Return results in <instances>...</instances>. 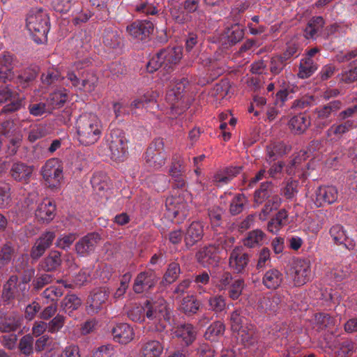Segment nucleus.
I'll return each mask as SVG.
<instances>
[{
  "mask_svg": "<svg viewBox=\"0 0 357 357\" xmlns=\"http://www.w3.org/2000/svg\"><path fill=\"white\" fill-rule=\"evenodd\" d=\"M291 149V145L283 141L271 142L266 146V160L269 162H273L278 158L288 153Z\"/></svg>",
  "mask_w": 357,
  "mask_h": 357,
  "instance_id": "b1692460",
  "label": "nucleus"
},
{
  "mask_svg": "<svg viewBox=\"0 0 357 357\" xmlns=\"http://www.w3.org/2000/svg\"><path fill=\"white\" fill-rule=\"evenodd\" d=\"M225 325L222 322L218 321L213 323L206 330L205 336L207 339L213 340L214 337L223 335Z\"/></svg>",
  "mask_w": 357,
  "mask_h": 357,
  "instance_id": "13d9d810",
  "label": "nucleus"
},
{
  "mask_svg": "<svg viewBox=\"0 0 357 357\" xmlns=\"http://www.w3.org/2000/svg\"><path fill=\"white\" fill-rule=\"evenodd\" d=\"M354 351V344L350 340H344L339 344L335 357H350Z\"/></svg>",
  "mask_w": 357,
  "mask_h": 357,
  "instance_id": "bf43d9fd",
  "label": "nucleus"
},
{
  "mask_svg": "<svg viewBox=\"0 0 357 357\" xmlns=\"http://www.w3.org/2000/svg\"><path fill=\"white\" fill-rule=\"evenodd\" d=\"M63 165L57 158L47 160L41 168V175L50 188H58L63 178Z\"/></svg>",
  "mask_w": 357,
  "mask_h": 357,
  "instance_id": "423d86ee",
  "label": "nucleus"
},
{
  "mask_svg": "<svg viewBox=\"0 0 357 357\" xmlns=\"http://www.w3.org/2000/svg\"><path fill=\"white\" fill-rule=\"evenodd\" d=\"M61 254L57 250H51L49 254L43 259L38 264V271L52 272L57 270L61 265Z\"/></svg>",
  "mask_w": 357,
  "mask_h": 357,
  "instance_id": "393cba45",
  "label": "nucleus"
},
{
  "mask_svg": "<svg viewBox=\"0 0 357 357\" xmlns=\"http://www.w3.org/2000/svg\"><path fill=\"white\" fill-rule=\"evenodd\" d=\"M128 34L139 40L148 37L153 31V24L148 20H137L127 26Z\"/></svg>",
  "mask_w": 357,
  "mask_h": 357,
  "instance_id": "a211bd4d",
  "label": "nucleus"
},
{
  "mask_svg": "<svg viewBox=\"0 0 357 357\" xmlns=\"http://www.w3.org/2000/svg\"><path fill=\"white\" fill-rule=\"evenodd\" d=\"M67 93L65 89L55 91L50 95L47 103L50 111L62 107L67 100Z\"/></svg>",
  "mask_w": 357,
  "mask_h": 357,
  "instance_id": "ea45409f",
  "label": "nucleus"
},
{
  "mask_svg": "<svg viewBox=\"0 0 357 357\" xmlns=\"http://www.w3.org/2000/svg\"><path fill=\"white\" fill-rule=\"evenodd\" d=\"M230 324L233 331L238 332L246 326V319L242 315V310L236 309L230 315Z\"/></svg>",
  "mask_w": 357,
  "mask_h": 357,
  "instance_id": "c03bdc74",
  "label": "nucleus"
},
{
  "mask_svg": "<svg viewBox=\"0 0 357 357\" xmlns=\"http://www.w3.org/2000/svg\"><path fill=\"white\" fill-rule=\"evenodd\" d=\"M126 139L120 130H112L107 137L106 143L110 151L112 160L121 162L124 160L127 153Z\"/></svg>",
  "mask_w": 357,
  "mask_h": 357,
  "instance_id": "0eeeda50",
  "label": "nucleus"
},
{
  "mask_svg": "<svg viewBox=\"0 0 357 357\" xmlns=\"http://www.w3.org/2000/svg\"><path fill=\"white\" fill-rule=\"evenodd\" d=\"M99 239V235L94 233L84 236L75 244L77 254L80 256L88 255L95 250Z\"/></svg>",
  "mask_w": 357,
  "mask_h": 357,
  "instance_id": "5701e85b",
  "label": "nucleus"
},
{
  "mask_svg": "<svg viewBox=\"0 0 357 357\" xmlns=\"http://www.w3.org/2000/svg\"><path fill=\"white\" fill-rule=\"evenodd\" d=\"M246 197L241 194L236 195L230 204V212L232 215H237L243 210L245 204L246 203Z\"/></svg>",
  "mask_w": 357,
  "mask_h": 357,
  "instance_id": "5fc2aeb1",
  "label": "nucleus"
},
{
  "mask_svg": "<svg viewBox=\"0 0 357 357\" xmlns=\"http://www.w3.org/2000/svg\"><path fill=\"white\" fill-rule=\"evenodd\" d=\"M174 335L181 338L186 344H190L195 339L196 331L191 324H183L174 329Z\"/></svg>",
  "mask_w": 357,
  "mask_h": 357,
  "instance_id": "f704fd0d",
  "label": "nucleus"
},
{
  "mask_svg": "<svg viewBox=\"0 0 357 357\" xmlns=\"http://www.w3.org/2000/svg\"><path fill=\"white\" fill-rule=\"evenodd\" d=\"M143 312L147 319L149 331L161 332L165 328V322L169 316L167 304L163 298L146 301L143 307Z\"/></svg>",
  "mask_w": 357,
  "mask_h": 357,
  "instance_id": "f03ea898",
  "label": "nucleus"
},
{
  "mask_svg": "<svg viewBox=\"0 0 357 357\" xmlns=\"http://www.w3.org/2000/svg\"><path fill=\"white\" fill-rule=\"evenodd\" d=\"M271 263V251L267 248H262L258 254V259L256 265L257 270L264 269Z\"/></svg>",
  "mask_w": 357,
  "mask_h": 357,
  "instance_id": "69168bd1",
  "label": "nucleus"
},
{
  "mask_svg": "<svg viewBox=\"0 0 357 357\" xmlns=\"http://www.w3.org/2000/svg\"><path fill=\"white\" fill-rule=\"evenodd\" d=\"M199 306V302L193 296H188L182 300L181 310L186 314H192L198 311Z\"/></svg>",
  "mask_w": 357,
  "mask_h": 357,
  "instance_id": "a18cd8bd",
  "label": "nucleus"
},
{
  "mask_svg": "<svg viewBox=\"0 0 357 357\" xmlns=\"http://www.w3.org/2000/svg\"><path fill=\"white\" fill-rule=\"evenodd\" d=\"M167 153L165 143L162 138L155 139L149 146L145 153L146 164L155 169H159L165 164Z\"/></svg>",
  "mask_w": 357,
  "mask_h": 357,
  "instance_id": "1a4fd4ad",
  "label": "nucleus"
},
{
  "mask_svg": "<svg viewBox=\"0 0 357 357\" xmlns=\"http://www.w3.org/2000/svg\"><path fill=\"white\" fill-rule=\"evenodd\" d=\"M56 207L49 199H45L38 206L36 211V218L43 222H50L54 217Z\"/></svg>",
  "mask_w": 357,
  "mask_h": 357,
  "instance_id": "c85d7f7f",
  "label": "nucleus"
},
{
  "mask_svg": "<svg viewBox=\"0 0 357 357\" xmlns=\"http://www.w3.org/2000/svg\"><path fill=\"white\" fill-rule=\"evenodd\" d=\"M188 87V80L183 78L173 83L167 91L165 100L169 107V112L167 113H169L172 118L175 117L177 114H180L187 107V105L184 104L183 98Z\"/></svg>",
  "mask_w": 357,
  "mask_h": 357,
  "instance_id": "39448f33",
  "label": "nucleus"
},
{
  "mask_svg": "<svg viewBox=\"0 0 357 357\" xmlns=\"http://www.w3.org/2000/svg\"><path fill=\"white\" fill-rule=\"evenodd\" d=\"M340 107L341 102L338 100H335L330 102L322 107L317 108L315 112L317 114L316 119L317 126L321 128L326 126L330 122L328 119L332 114L336 112Z\"/></svg>",
  "mask_w": 357,
  "mask_h": 357,
  "instance_id": "aec40b11",
  "label": "nucleus"
},
{
  "mask_svg": "<svg viewBox=\"0 0 357 357\" xmlns=\"http://www.w3.org/2000/svg\"><path fill=\"white\" fill-rule=\"evenodd\" d=\"M53 280V276L50 274L43 273L37 275L32 282L33 287L35 290L39 291L45 285L51 283Z\"/></svg>",
  "mask_w": 357,
  "mask_h": 357,
  "instance_id": "0e129e2a",
  "label": "nucleus"
},
{
  "mask_svg": "<svg viewBox=\"0 0 357 357\" xmlns=\"http://www.w3.org/2000/svg\"><path fill=\"white\" fill-rule=\"evenodd\" d=\"M325 21L321 16L313 17L307 23L304 36L306 38H314L318 31H319L324 26Z\"/></svg>",
  "mask_w": 357,
  "mask_h": 357,
  "instance_id": "4c0bfd02",
  "label": "nucleus"
},
{
  "mask_svg": "<svg viewBox=\"0 0 357 357\" xmlns=\"http://www.w3.org/2000/svg\"><path fill=\"white\" fill-rule=\"evenodd\" d=\"M157 282L158 277L153 271L141 272L135 280L133 291L137 294L148 291L155 285Z\"/></svg>",
  "mask_w": 357,
  "mask_h": 357,
  "instance_id": "2eb2a0df",
  "label": "nucleus"
},
{
  "mask_svg": "<svg viewBox=\"0 0 357 357\" xmlns=\"http://www.w3.org/2000/svg\"><path fill=\"white\" fill-rule=\"evenodd\" d=\"M306 152L301 151L297 153V155L291 161L290 164L287 167V172L288 174H296L298 171H302V175L306 176L307 172L305 171V168L309 169L308 163L303 164L306 159Z\"/></svg>",
  "mask_w": 357,
  "mask_h": 357,
  "instance_id": "473e14b6",
  "label": "nucleus"
},
{
  "mask_svg": "<svg viewBox=\"0 0 357 357\" xmlns=\"http://www.w3.org/2000/svg\"><path fill=\"white\" fill-rule=\"evenodd\" d=\"M287 60L282 55H276L271 58L270 70L274 75L280 74L286 66Z\"/></svg>",
  "mask_w": 357,
  "mask_h": 357,
  "instance_id": "052dcab7",
  "label": "nucleus"
},
{
  "mask_svg": "<svg viewBox=\"0 0 357 357\" xmlns=\"http://www.w3.org/2000/svg\"><path fill=\"white\" fill-rule=\"evenodd\" d=\"M180 274L179 264L173 262L169 265V267L164 275V281L167 284L174 282Z\"/></svg>",
  "mask_w": 357,
  "mask_h": 357,
  "instance_id": "e2e57ef3",
  "label": "nucleus"
},
{
  "mask_svg": "<svg viewBox=\"0 0 357 357\" xmlns=\"http://www.w3.org/2000/svg\"><path fill=\"white\" fill-rule=\"evenodd\" d=\"M163 351V347L157 340H148L141 347L143 357H160Z\"/></svg>",
  "mask_w": 357,
  "mask_h": 357,
  "instance_id": "c9c22d12",
  "label": "nucleus"
},
{
  "mask_svg": "<svg viewBox=\"0 0 357 357\" xmlns=\"http://www.w3.org/2000/svg\"><path fill=\"white\" fill-rule=\"evenodd\" d=\"M219 247L214 245L206 246L197 253V259L204 266H215L219 260Z\"/></svg>",
  "mask_w": 357,
  "mask_h": 357,
  "instance_id": "4be33fe9",
  "label": "nucleus"
},
{
  "mask_svg": "<svg viewBox=\"0 0 357 357\" xmlns=\"http://www.w3.org/2000/svg\"><path fill=\"white\" fill-rule=\"evenodd\" d=\"M77 237V236L75 233L61 234L56 239L55 245L57 248L65 250L70 247Z\"/></svg>",
  "mask_w": 357,
  "mask_h": 357,
  "instance_id": "6e6d98bb",
  "label": "nucleus"
},
{
  "mask_svg": "<svg viewBox=\"0 0 357 357\" xmlns=\"http://www.w3.org/2000/svg\"><path fill=\"white\" fill-rule=\"evenodd\" d=\"M203 225L200 222H192L187 229L185 242L187 246H192L202 239L203 236Z\"/></svg>",
  "mask_w": 357,
  "mask_h": 357,
  "instance_id": "2f4dec72",
  "label": "nucleus"
},
{
  "mask_svg": "<svg viewBox=\"0 0 357 357\" xmlns=\"http://www.w3.org/2000/svg\"><path fill=\"white\" fill-rule=\"evenodd\" d=\"M265 234L260 229H255L248 233L243 240V245L249 248H253L263 244Z\"/></svg>",
  "mask_w": 357,
  "mask_h": 357,
  "instance_id": "e433bc0d",
  "label": "nucleus"
},
{
  "mask_svg": "<svg viewBox=\"0 0 357 357\" xmlns=\"http://www.w3.org/2000/svg\"><path fill=\"white\" fill-rule=\"evenodd\" d=\"M75 3V0H54L52 6L55 11L66 13L70 10Z\"/></svg>",
  "mask_w": 357,
  "mask_h": 357,
  "instance_id": "338daca9",
  "label": "nucleus"
},
{
  "mask_svg": "<svg viewBox=\"0 0 357 357\" xmlns=\"http://www.w3.org/2000/svg\"><path fill=\"white\" fill-rule=\"evenodd\" d=\"M91 183L93 190L100 197L107 198L109 190V179L102 173H96Z\"/></svg>",
  "mask_w": 357,
  "mask_h": 357,
  "instance_id": "cd10ccee",
  "label": "nucleus"
},
{
  "mask_svg": "<svg viewBox=\"0 0 357 357\" xmlns=\"http://www.w3.org/2000/svg\"><path fill=\"white\" fill-rule=\"evenodd\" d=\"M79 75L81 76L80 78H78L77 75L73 72L68 73L67 79L70 82L72 86L86 92L93 91L98 82L96 75L89 71H84L82 75L79 73Z\"/></svg>",
  "mask_w": 357,
  "mask_h": 357,
  "instance_id": "9b49d317",
  "label": "nucleus"
},
{
  "mask_svg": "<svg viewBox=\"0 0 357 357\" xmlns=\"http://www.w3.org/2000/svg\"><path fill=\"white\" fill-rule=\"evenodd\" d=\"M289 127L292 132L302 134L307 130L311 125L310 116L305 113H300L292 116L289 121Z\"/></svg>",
  "mask_w": 357,
  "mask_h": 357,
  "instance_id": "bb28decb",
  "label": "nucleus"
},
{
  "mask_svg": "<svg viewBox=\"0 0 357 357\" xmlns=\"http://www.w3.org/2000/svg\"><path fill=\"white\" fill-rule=\"evenodd\" d=\"M2 297L6 301L13 298L18 301L24 300L29 297V287H25L24 284H20L17 275H11L3 285Z\"/></svg>",
  "mask_w": 357,
  "mask_h": 357,
  "instance_id": "9d476101",
  "label": "nucleus"
},
{
  "mask_svg": "<svg viewBox=\"0 0 357 357\" xmlns=\"http://www.w3.org/2000/svg\"><path fill=\"white\" fill-rule=\"evenodd\" d=\"M13 61V55L10 53L0 54V82H6L14 78Z\"/></svg>",
  "mask_w": 357,
  "mask_h": 357,
  "instance_id": "a878e982",
  "label": "nucleus"
},
{
  "mask_svg": "<svg viewBox=\"0 0 357 357\" xmlns=\"http://www.w3.org/2000/svg\"><path fill=\"white\" fill-rule=\"evenodd\" d=\"M245 287L244 280L242 279H236L229 286L228 296L232 300L238 299L242 294Z\"/></svg>",
  "mask_w": 357,
  "mask_h": 357,
  "instance_id": "8fccbe9b",
  "label": "nucleus"
},
{
  "mask_svg": "<svg viewBox=\"0 0 357 357\" xmlns=\"http://www.w3.org/2000/svg\"><path fill=\"white\" fill-rule=\"evenodd\" d=\"M26 26L36 43H43L47 40L50 30L47 13L40 8H32L26 15Z\"/></svg>",
  "mask_w": 357,
  "mask_h": 357,
  "instance_id": "20e7f679",
  "label": "nucleus"
},
{
  "mask_svg": "<svg viewBox=\"0 0 357 357\" xmlns=\"http://www.w3.org/2000/svg\"><path fill=\"white\" fill-rule=\"evenodd\" d=\"M283 281L282 273L277 268H271L264 275L263 284L269 289H276Z\"/></svg>",
  "mask_w": 357,
  "mask_h": 357,
  "instance_id": "7c9ffc66",
  "label": "nucleus"
},
{
  "mask_svg": "<svg viewBox=\"0 0 357 357\" xmlns=\"http://www.w3.org/2000/svg\"><path fill=\"white\" fill-rule=\"evenodd\" d=\"M81 300L75 294L66 296L62 302V306L66 312H71L81 305Z\"/></svg>",
  "mask_w": 357,
  "mask_h": 357,
  "instance_id": "864d4df0",
  "label": "nucleus"
},
{
  "mask_svg": "<svg viewBox=\"0 0 357 357\" xmlns=\"http://www.w3.org/2000/svg\"><path fill=\"white\" fill-rule=\"evenodd\" d=\"M315 322L320 329L331 328L335 324V319L326 313L317 314Z\"/></svg>",
  "mask_w": 357,
  "mask_h": 357,
  "instance_id": "4d7b16f0",
  "label": "nucleus"
},
{
  "mask_svg": "<svg viewBox=\"0 0 357 357\" xmlns=\"http://www.w3.org/2000/svg\"><path fill=\"white\" fill-rule=\"evenodd\" d=\"M330 235L333 241L338 245H344L349 250L354 249L355 245L350 240L344 227L340 225H335L330 229Z\"/></svg>",
  "mask_w": 357,
  "mask_h": 357,
  "instance_id": "c756f323",
  "label": "nucleus"
},
{
  "mask_svg": "<svg viewBox=\"0 0 357 357\" xmlns=\"http://www.w3.org/2000/svg\"><path fill=\"white\" fill-rule=\"evenodd\" d=\"M242 343L247 347L254 344L257 340L255 330L252 325L246 326L237 332Z\"/></svg>",
  "mask_w": 357,
  "mask_h": 357,
  "instance_id": "a19ab883",
  "label": "nucleus"
},
{
  "mask_svg": "<svg viewBox=\"0 0 357 357\" xmlns=\"http://www.w3.org/2000/svg\"><path fill=\"white\" fill-rule=\"evenodd\" d=\"M109 296V293L105 288L94 290L88 298L89 313H98L105 305Z\"/></svg>",
  "mask_w": 357,
  "mask_h": 357,
  "instance_id": "412c9836",
  "label": "nucleus"
},
{
  "mask_svg": "<svg viewBox=\"0 0 357 357\" xmlns=\"http://www.w3.org/2000/svg\"><path fill=\"white\" fill-rule=\"evenodd\" d=\"M183 57L182 48L180 47H167L158 52L149 61L147 70L154 73L160 70L169 73L178 63Z\"/></svg>",
  "mask_w": 357,
  "mask_h": 357,
  "instance_id": "7ed1b4c3",
  "label": "nucleus"
},
{
  "mask_svg": "<svg viewBox=\"0 0 357 357\" xmlns=\"http://www.w3.org/2000/svg\"><path fill=\"white\" fill-rule=\"evenodd\" d=\"M317 68L318 66L313 59L303 58L300 61L297 75L301 79L308 78Z\"/></svg>",
  "mask_w": 357,
  "mask_h": 357,
  "instance_id": "58836bf2",
  "label": "nucleus"
},
{
  "mask_svg": "<svg viewBox=\"0 0 357 357\" xmlns=\"http://www.w3.org/2000/svg\"><path fill=\"white\" fill-rule=\"evenodd\" d=\"M112 334L114 340L122 344L130 342L135 337L134 329L126 323L116 324L112 329Z\"/></svg>",
  "mask_w": 357,
  "mask_h": 357,
  "instance_id": "6ab92c4d",
  "label": "nucleus"
},
{
  "mask_svg": "<svg viewBox=\"0 0 357 357\" xmlns=\"http://www.w3.org/2000/svg\"><path fill=\"white\" fill-rule=\"evenodd\" d=\"M349 274V270L347 267L337 266L328 272L327 275L335 281L339 282L346 278Z\"/></svg>",
  "mask_w": 357,
  "mask_h": 357,
  "instance_id": "680f3d73",
  "label": "nucleus"
},
{
  "mask_svg": "<svg viewBox=\"0 0 357 357\" xmlns=\"http://www.w3.org/2000/svg\"><path fill=\"white\" fill-rule=\"evenodd\" d=\"M225 38H227L228 43L233 45L239 42L244 36V31L238 25L232 26L231 28L227 29L225 31Z\"/></svg>",
  "mask_w": 357,
  "mask_h": 357,
  "instance_id": "de8ad7c7",
  "label": "nucleus"
},
{
  "mask_svg": "<svg viewBox=\"0 0 357 357\" xmlns=\"http://www.w3.org/2000/svg\"><path fill=\"white\" fill-rule=\"evenodd\" d=\"M354 126V121L351 120L340 124H333L326 130V135L331 139H340L344 134L351 130Z\"/></svg>",
  "mask_w": 357,
  "mask_h": 357,
  "instance_id": "72a5a7b5",
  "label": "nucleus"
},
{
  "mask_svg": "<svg viewBox=\"0 0 357 357\" xmlns=\"http://www.w3.org/2000/svg\"><path fill=\"white\" fill-rule=\"evenodd\" d=\"M338 197L337 189L333 185H324L315 192L314 204L317 207L335 202Z\"/></svg>",
  "mask_w": 357,
  "mask_h": 357,
  "instance_id": "f3484780",
  "label": "nucleus"
},
{
  "mask_svg": "<svg viewBox=\"0 0 357 357\" xmlns=\"http://www.w3.org/2000/svg\"><path fill=\"white\" fill-rule=\"evenodd\" d=\"M45 135L46 130L45 126L42 125H34L31 126V129L28 135V139L31 142H34L38 139L44 137Z\"/></svg>",
  "mask_w": 357,
  "mask_h": 357,
  "instance_id": "774afa93",
  "label": "nucleus"
},
{
  "mask_svg": "<svg viewBox=\"0 0 357 357\" xmlns=\"http://www.w3.org/2000/svg\"><path fill=\"white\" fill-rule=\"evenodd\" d=\"M77 139L84 146L96 143L100 138L102 126L98 117L93 114H83L75 124Z\"/></svg>",
  "mask_w": 357,
  "mask_h": 357,
  "instance_id": "f257e3e1",
  "label": "nucleus"
},
{
  "mask_svg": "<svg viewBox=\"0 0 357 357\" xmlns=\"http://www.w3.org/2000/svg\"><path fill=\"white\" fill-rule=\"evenodd\" d=\"M121 43V38L119 33L114 30H106L103 36L104 45L112 49L119 47Z\"/></svg>",
  "mask_w": 357,
  "mask_h": 357,
  "instance_id": "49530a36",
  "label": "nucleus"
},
{
  "mask_svg": "<svg viewBox=\"0 0 357 357\" xmlns=\"http://www.w3.org/2000/svg\"><path fill=\"white\" fill-rule=\"evenodd\" d=\"M135 9L137 13L146 15H155L158 13L157 8L153 5L152 0H140L135 5Z\"/></svg>",
  "mask_w": 357,
  "mask_h": 357,
  "instance_id": "3c124183",
  "label": "nucleus"
},
{
  "mask_svg": "<svg viewBox=\"0 0 357 357\" xmlns=\"http://www.w3.org/2000/svg\"><path fill=\"white\" fill-rule=\"evenodd\" d=\"M62 79L63 78L61 77L59 72L56 69H49L41 75V82L43 85L47 86H56L60 84Z\"/></svg>",
  "mask_w": 357,
  "mask_h": 357,
  "instance_id": "37998d69",
  "label": "nucleus"
},
{
  "mask_svg": "<svg viewBox=\"0 0 357 357\" xmlns=\"http://www.w3.org/2000/svg\"><path fill=\"white\" fill-rule=\"evenodd\" d=\"M279 297L277 296H266L260 298L257 307L261 312L274 311L278 304Z\"/></svg>",
  "mask_w": 357,
  "mask_h": 357,
  "instance_id": "79ce46f5",
  "label": "nucleus"
},
{
  "mask_svg": "<svg viewBox=\"0 0 357 357\" xmlns=\"http://www.w3.org/2000/svg\"><path fill=\"white\" fill-rule=\"evenodd\" d=\"M249 255L241 246L235 247L230 253L229 266L237 273H243L249 262Z\"/></svg>",
  "mask_w": 357,
  "mask_h": 357,
  "instance_id": "dca6fc26",
  "label": "nucleus"
},
{
  "mask_svg": "<svg viewBox=\"0 0 357 357\" xmlns=\"http://www.w3.org/2000/svg\"><path fill=\"white\" fill-rule=\"evenodd\" d=\"M208 303L209 310L215 313L222 312L226 307V299L221 295L211 296L208 300Z\"/></svg>",
  "mask_w": 357,
  "mask_h": 357,
  "instance_id": "09e8293b",
  "label": "nucleus"
},
{
  "mask_svg": "<svg viewBox=\"0 0 357 357\" xmlns=\"http://www.w3.org/2000/svg\"><path fill=\"white\" fill-rule=\"evenodd\" d=\"M184 171V162L180 155H173L172 162L169 168V174L172 177H178Z\"/></svg>",
  "mask_w": 357,
  "mask_h": 357,
  "instance_id": "603ef678",
  "label": "nucleus"
},
{
  "mask_svg": "<svg viewBox=\"0 0 357 357\" xmlns=\"http://www.w3.org/2000/svg\"><path fill=\"white\" fill-rule=\"evenodd\" d=\"M289 275L295 286L306 284L312 275L310 261L305 259H294L291 264Z\"/></svg>",
  "mask_w": 357,
  "mask_h": 357,
  "instance_id": "6e6552de",
  "label": "nucleus"
},
{
  "mask_svg": "<svg viewBox=\"0 0 357 357\" xmlns=\"http://www.w3.org/2000/svg\"><path fill=\"white\" fill-rule=\"evenodd\" d=\"M167 215L170 218L183 219L188 214V205L181 197H170L165 202Z\"/></svg>",
  "mask_w": 357,
  "mask_h": 357,
  "instance_id": "ddd939ff",
  "label": "nucleus"
},
{
  "mask_svg": "<svg viewBox=\"0 0 357 357\" xmlns=\"http://www.w3.org/2000/svg\"><path fill=\"white\" fill-rule=\"evenodd\" d=\"M6 103L3 111L13 112L24 105V98L8 87L0 89V104Z\"/></svg>",
  "mask_w": 357,
  "mask_h": 357,
  "instance_id": "f8f14e48",
  "label": "nucleus"
},
{
  "mask_svg": "<svg viewBox=\"0 0 357 357\" xmlns=\"http://www.w3.org/2000/svg\"><path fill=\"white\" fill-rule=\"evenodd\" d=\"M33 170V166L21 161H16L10 167L9 176L16 182L27 184L31 181Z\"/></svg>",
  "mask_w": 357,
  "mask_h": 357,
  "instance_id": "4468645a",
  "label": "nucleus"
}]
</instances>
